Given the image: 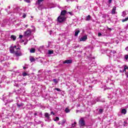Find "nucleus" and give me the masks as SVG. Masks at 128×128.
Returning <instances> with one entry per match:
<instances>
[{"mask_svg": "<svg viewBox=\"0 0 128 128\" xmlns=\"http://www.w3.org/2000/svg\"><path fill=\"white\" fill-rule=\"evenodd\" d=\"M50 115L48 112H46L44 114V116L47 118V120H50Z\"/></svg>", "mask_w": 128, "mask_h": 128, "instance_id": "obj_8", "label": "nucleus"}, {"mask_svg": "<svg viewBox=\"0 0 128 128\" xmlns=\"http://www.w3.org/2000/svg\"><path fill=\"white\" fill-rule=\"evenodd\" d=\"M32 28V30H30V29H28L26 31L24 32V36H30L32 32H34L36 30V28H34V26H31Z\"/></svg>", "mask_w": 128, "mask_h": 128, "instance_id": "obj_1", "label": "nucleus"}, {"mask_svg": "<svg viewBox=\"0 0 128 128\" xmlns=\"http://www.w3.org/2000/svg\"><path fill=\"white\" fill-rule=\"evenodd\" d=\"M121 112L123 114H126V109H122Z\"/></svg>", "mask_w": 128, "mask_h": 128, "instance_id": "obj_15", "label": "nucleus"}, {"mask_svg": "<svg viewBox=\"0 0 128 128\" xmlns=\"http://www.w3.org/2000/svg\"><path fill=\"white\" fill-rule=\"evenodd\" d=\"M125 60H128V55L125 56Z\"/></svg>", "mask_w": 128, "mask_h": 128, "instance_id": "obj_29", "label": "nucleus"}, {"mask_svg": "<svg viewBox=\"0 0 128 128\" xmlns=\"http://www.w3.org/2000/svg\"><path fill=\"white\" fill-rule=\"evenodd\" d=\"M20 48L18 50H16L14 52V54L16 56H22V52H20Z\"/></svg>", "mask_w": 128, "mask_h": 128, "instance_id": "obj_5", "label": "nucleus"}, {"mask_svg": "<svg viewBox=\"0 0 128 128\" xmlns=\"http://www.w3.org/2000/svg\"><path fill=\"white\" fill-rule=\"evenodd\" d=\"M79 124L80 126H86V122H84V118H81L79 122Z\"/></svg>", "mask_w": 128, "mask_h": 128, "instance_id": "obj_4", "label": "nucleus"}, {"mask_svg": "<svg viewBox=\"0 0 128 128\" xmlns=\"http://www.w3.org/2000/svg\"><path fill=\"white\" fill-rule=\"evenodd\" d=\"M26 14H24L22 16V18H26Z\"/></svg>", "mask_w": 128, "mask_h": 128, "instance_id": "obj_30", "label": "nucleus"}, {"mask_svg": "<svg viewBox=\"0 0 128 128\" xmlns=\"http://www.w3.org/2000/svg\"><path fill=\"white\" fill-rule=\"evenodd\" d=\"M40 48H43V46H41Z\"/></svg>", "mask_w": 128, "mask_h": 128, "instance_id": "obj_48", "label": "nucleus"}, {"mask_svg": "<svg viewBox=\"0 0 128 128\" xmlns=\"http://www.w3.org/2000/svg\"><path fill=\"white\" fill-rule=\"evenodd\" d=\"M125 74H126V78H128V72H126Z\"/></svg>", "mask_w": 128, "mask_h": 128, "instance_id": "obj_34", "label": "nucleus"}, {"mask_svg": "<svg viewBox=\"0 0 128 128\" xmlns=\"http://www.w3.org/2000/svg\"><path fill=\"white\" fill-rule=\"evenodd\" d=\"M53 82H55V84H58V80H56V79L53 80Z\"/></svg>", "mask_w": 128, "mask_h": 128, "instance_id": "obj_27", "label": "nucleus"}, {"mask_svg": "<svg viewBox=\"0 0 128 128\" xmlns=\"http://www.w3.org/2000/svg\"><path fill=\"white\" fill-rule=\"evenodd\" d=\"M78 34H80V30H76L75 36H78Z\"/></svg>", "mask_w": 128, "mask_h": 128, "instance_id": "obj_14", "label": "nucleus"}, {"mask_svg": "<svg viewBox=\"0 0 128 128\" xmlns=\"http://www.w3.org/2000/svg\"><path fill=\"white\" fill-rule=\"evenodd\" d=\"M30 60L31 62H34L36 61V59H34V58L33 57H30Z\"/></svg>", "mask_w": 128, "mask_h": 128, "instance_id": "obj_16", "label": "nucleus"}, {"mask_svg": "<svg viewBox=\"0 0 128 128\" xmlns=\"http://www.w3.org/2000/svg\"><path fill=\"white\" fill-rule=\"evenodd\" d=\"M98 36H102V33L98 32Z\"/></svg>", "mask_w": 128, "mask_h": 128, "instance_id": "obj_33", "label": "nucleus"}, {"mask_svg": "<svg viewBox=\"0 0 128 128\" xmlns=\"http://www.w3.org/2000/svg\"><path fill=\"white\" fill-rule=\"evenodd\" d=\"M12 102V100H10V101L7 100V102Z\"/></svg>", "mask_w": 128, "mask_h": 128, "instance_id": "obj_39", "label": "nucleus"}, {"mask_svg": "<svg viewBox=\"0 0 128 128\" xmlns=\"http://www.w3.org/2000/svg\"><path fill=\"white\" fill-rule=\"evenodd\" d=\"M125 50H127V52H128V47H126V48H125Z\"/></svg>", "mask_w": 128, "mask_h": 128, "instance_id": "obj_37", "label": "nucleus"}, {"mask_svg": "<svg viewBox=\"0 0 128 128\" xmlns=\"http://www.w3.org/2000/svg\"><path fill=\"white\" fill-rule=\"evenodd\" d=\"M17 106H18V108H20V106H22V104H17Z\"/></svg>", "mask_w": 128, "mask_h": 128, "instance_id": "obj_35", "label": "nucleus"}, {"mask_svg": "<svg viewBox=\"0 0 128 128\" xmlns=\"http://www.w3.org/2000/svg\"><path fill=\"white\" fill-rule=\"evenodd\" d=\"M22 75L24 76H28V74H26V72H24L22 74Z\"/></svg>", "mask_w": 128, "mask_h": 128, "instance_id": "obj_22", "label": "nucleus"}, {"mask_svg": "<svg viewBox=\"0 0 128 128\" xmlns=\"http://www.w3.org/2000/svg\"><path fill=\"white\" fill-rule=\"evenodd\" d=\"M120 72H123L122 70H120Z\"/></svg>", "mask_w": 128, "mask_h": 128, "instance_id": "obj_43", "label": "nucleus"}, {"mask_svg": "<svg viewBox=\"0 0 128 128\" xmlns=\"http://www.w3.org/2000/svg\"><path fill=\"white\" fill-rule=\"evenodd\" d=\"M51 114H54V112H51Z\"/></svg>", "mask_w": 128, "mask_h": 128, "instance_id": "obj_40", "label": "nucleus"}, {"mask_svg": "<svg viewBox=\"0 0 128 128\" xmlns=\"http://www.w3.org/2000/svg\"><path fill=\"white\" fill-rule=\"evenodd\" d=\"M70 112V109H68V108H66L65 109V112H66V114Z\"/></svg>", "mask_w": 128, "mask_h": 128, "instance_id": "obj_19", "label": "nucleus"}, {"mask_svg": "<svg viewBox=\"0 0 128 128\" xmlns=\"http://www.w3.org/2000/svg\"><path fill=\"white\" fill-rule=\"evenodd\" d=\"M108 2L109 4H110V2H112V0H108Z\"/></svg>", "mask_w": 128, "mask_h": 128, "instance_id": "obj_38", "label": "nucleus"}, {"mask_svg": "<svg viewBox=\"0 0 128 128\" xmlns=\"http://www.w3.org/2000/svg\"><path fill=\"white\" fill-rule=\"evenodd\" d=\"M66 124V120H63L62 123V124Z\"/></svg>", "mask_w": 128, "mask_h": 128, "instance_id": "obj_31", "label": "nucleus"}, {"mask_svg": "<svg viewBox=\"0 0 128 128\" xmlns=\"http://www.w3.org/2000/svg\"><path fill=\"white\" fill-rule=\"evenodd\" d=\"M22 38V35H20L19 38Z\"/></svg>", "mask_w": 128, "mask_h": 128, "instance_id": "obj_36", "label": "nucleus"}, {"mask_svg": "<svg viewBox=\"0 0 128 128\" xmlns=\"http://www.w3.org/2000/svg\"><path fill=\"white\" fill-rule=\"evenodd\" d=\"M126 12L124 11L122 12V16H124V17L126 16Z\"/></svg>", "mask_w": 128, "mask_h": 128, "instance_id": "obj_21", "label": "nucleus"}, {"mask_svg": "<svg viewBox=\"0 0 128 128\" xmlns=\"http://www.w3.org/2000/svg\"><path fill=\"white\" fill-rule=\"evenodd\" d=\"M54 54V50H48V54Z\"/></svg>", "mask_w": 128, "mask_h": 128, "instance_id": "obj_20", "label": "nucleus"}, {"mask_svg": "<svg viewBox=\"0 0 128 128\" xmlns=\"http://www.w3.org/2000/svg\"><path fill=\"white\" fill-rule=\"evenodd\" d=\"M76 122H74V124H72V128H74V126H76Z\"/></svg>", "mask_w": 128, "mask_h": 128, "instance_id": "obj_25", "label": "nucleus"}, {"mask_svg": "<svg viewBox=\"0 0 128 128\" xmlns=\"http://www.w3.org/2000/svg\"><path fill=\"white\" fill-rule=\"evenodd\" d=\"M30 52L31 54H34V52H36V49L34 48H32L30 50Z\"/></svg>", "mask_w": 128, "mask_h": 128, "instance_id": "obj_13", "label": "nucleus"}, {"mask_svg": "<svg viewBox=\"0 0 128 128\" xmlns=\"http://www.w3.org/2000/svg\"><path fill=\"white\" fill-rule=\"evenodd\" d=\"M90 18H92V16L88 15L86 17V21L90 20Z\"/></svg>", "mask_w": 128, "mask_h": 128, "instance_id": "obj_11", "label": "nucleus"}, {"mask_svg": "<svg viewBox=\"0 0 128 128\" xmlns=\"http://www.w3.org/2000/svg\"><path fill=\"white\" fill-rule=\"evenodd\" d=\"M58 20L59 22H62L66 20V17L64 16H60L58 18Z\"/></svg>", "mask_w": 128, "mask_h": 128, "instance_id": "obj_3", "label": "nucleus"}, {"mask_svg": "<svg viewBox=\"0 0 128 128\" xmlns=\"http://www.w3.org/2000/svg\"><path fill=\"white\" fill-rule=\"evenodd\" d=\"M24 70H26V67H23Z\"/></svg>", "mask_w": 128, "mask_h": 128, "instance_id": "obj_41", "label": "nucleus"}, {"mask_svg": "<svg viewBox=\"0 0 128 128\" xmlns=\"http://www.w3.org/2000/svg\"><path fill=\"white\" fill-rule=\"evenodd\" d=\"M61 124L60 122H59L58 123V124Z\"/></svg>", "mask_w": 128, "mask_h": 128, "instance_id": "obj_46", "label": "nucleus"}, {"mask_svg": "<svg viewBox=\"0 0 128 128\" xmlns=\"http://www.w3.org/2000/svg\"><path fill=\"white\" fill-rule=\"evenodd\" d=\"M126 70H128V66H125L124 67V69L122 70V72H126Z\"/></svg>", "mask_w": 128, "mask_h": 128, "instance_id": "obj_17", "label": "nucleus"}, {"mask_svg": "<svg viewBox=\"0 0 128 128\" xmlns=\"http://www.w3.org/2000/svg\"><path fill=\"white\" fill-rule=\"evenodd\" d=\"M4 102H6V99H4Z\"/></svg>", "mask_w": 128, "mask_h": 128, "instance_id": "obj_47", "label": "nucleus"}, {"mask_svg": "<svg viewBox=\"0 0 128 128\" xmlns=\"http://www.w3.org/2000/svg\"><path fill=\"white\" fill-rule=\"evenodd\" d=\"M88 40V36H83L80 39V42H86Z\"/></svg>", "mask_w": 128, "mask_h": 128, "instance_id": "obj_6", "label": "nucleus"}, {"mask_svg": "<svg viewBox=\"0 0 128 128\" xmlns=\"http://www.w3.org/2000/svg\"><path fill=\"white\" fill-rule=\"evenodd\" d=\"M26 28H28V24H26Z\"/></svg>", "mask_w": 128, "mask_h": 128, "instance_id": "obj_42", "label": "nucleus"}, {"mask_svg": "<svg viewBox=\"0 0 128 128\" xmlns=\"http://www.w3.org/2000/svg\"><path fill=\"white\" fill-rule=\"evenodd\" d=\"M24 2H28V4H30V0H24Z\"/></svg>", "mask_w": 128, "mask_h": 128, "instance_id": "obj_24", "label": "nucleus"}, {"mask_svg": "<svg viewBox=\"0 0 128 128\" xmlns=\"http://www.w3.org/2000/svg\"><path fill=\"white\" fill-rule=\"evenodd\" d=\"M14 50H20V47L18 46H14V47H11L10 48V52L11 54H14L16 52Z\"/></svg>", "mask_w": 128, "mask_h": 128, "instance_id": "obj_2", "label": "nucleus"}, {"mask_svg": "<svg viewBox=\"0 0 128 128\" xmlns=\"http://www.w3.org/2000/svg\"><path fill=\"white\" fill-rule=\"evenodd\" d=\"M10 39L13 40H16V37L14 35H12L10 36Z\"/></svg>", "mask_w": 128, "mask_h": 128, "instance_id": "obj_12", "label": "nucleus"}, {"mask_svg": "<svg viewBox=\"0 0 128 128\" xmlns=\"http://www.w3.org/2000/svg\"><path fill=\"white\" fill-rule=\"evenodd\" d=\"M55 90H57V92H61L60 89L58 88H56Z\"/></svg>", "mask_w": 128, "mask_h": 128, "instance_id": "obj_26", "label": "nucleus"}, {"mask_svg": "<svg viewBox=\"0 0 128 128\" xmlns=\"http://www.w3.org/2000/svg\"><path fill=\"white\" fill-rule=\"evenodd\" d=\"M34 116H36V114H36V113H34Z\"/></svg>", "mask_w": 128, "mask_h": 128, "instance_id": "obj_45", "label": "nucleus"}, {"mask_svg": "<svg viewBox=\"0 0 128 128\" xmlns=\"http://www.w3.org/2000/svg\"><path fill=\"white\" fill-rule=\"evenodd\" d=\"M54 122H56L58 120H60V118L58 117H56L55 119H54Z\"/></svg>", "mask_w": 128, "mask_h": 128, "instance_id": "obj_23", "label": "nucleus"}, {"mask_svg": "<svg viewBox=\"0 0 128 128\" xmlns=\"http://www.w3.org/2000/svg\"><path fill=\"white\" fill-rule=\"evenodd\" d=\"M67 14H70V16H72V14H72V12H67Z\"/></svg>", "mask_w": 128, "mask_h": 128, "instance_id": "obj_32", "label": "nucleus"}, {"mask_svg": "<svg viewBox=\"0 0 128 128\" xmlns=\"http://www.w3.org/2000/svg\"><path fill=\"white\" fill-rule=\"evenodd\" d=\"M116 6L113 7L112 10V14H116Z\"/></svg>", "mask_w": 128, "mask_h": 128, "instance_id": "obj_10", "label": "nucleus"}, {"mask_svg": "<svg viewBox=\"0 0 128 128\" xmlns=\"http://www.w3.org/2000/svg\"><path fill=\"white\" fill-rule=\"evenodd\" d=\"M43 0H38V2H36V4H40Z\"/></svg>", "mask_w": 128, "mask_h": 128, "instance_id": "obj_18", "label": "nucleus"}, {"mask_svg": "<svg viewBox=\"0 0 128 128\" xmlns=\"http://www.w3.org/2000/svg\"><path fill=\"white\" fill-rule=\"evenodd\" d=\"M68 14V12H66V10H64L62 11L60 16H64V14Z\"/></svg>", "mask_w": 128, "mask_h": 128, "instance_id": "obj_9", "label": "nucleus"}, {"mask_svg": "<svg viewBox=\"0 0 128 128\" xmlns=\"http://www.w3.org/2000/svg\"><path fill=\"white\" fill-rule=\"evenodd\" d=\"M96 102H100V100H98V98H97Z\"/></svg>", "mask_w": 128, "mask_h": 128, "instance_id": "obj_44", "label": "nucleus"}, {"mask_svg": "<svg viewBox=\"0 0 128 128\" xmlns=\"http://www.w3.org/2000/svg\"><path fill=\"white\" fill-rule=\"evenodd\" d=\"M72 60H66L63 62V64H72Z\"/></svg>", "mask_w": 128, "mask_h": 128, "instance_id": "obj_7", "label": "nucleus"}, {"mask_svg": "<svg viewBox=\"0 0 128 128\" xmlns=\"http://www.w3.org/2000/svg\"><path fill=\"white\" fill-rule=\"evenodd\" d=\"M103 110H102V109H100L99 110V112L100 114H102V112Z\"/></svg>", "mask_w": 128, "mask_h": 128, "instance_id": "obj_28", "label": "nucleus"}]
</instances>
